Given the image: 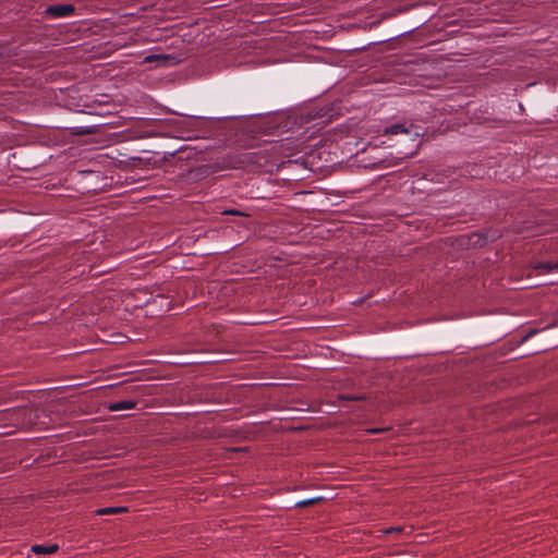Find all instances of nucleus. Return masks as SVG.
<instances>
[{
  "mask_svg": "<svg viewBox=\"0 0 558 558\" xmlns=\"http://www.w3.org/2000/svg\"><path fill=\"white\" fill-rule=\"evenodd\" d=\"M384 134L386 135H398V134H404L411 140H415L418 137L421 133V128L415 126L413 123H393L390 124L385 129Z\"/></svg>",
  "mask_w": 558,
  "mask_h": 558,
  "instance_id": "obj_1",
  "label": "nucleus"
},
{
  "mask_svg": "<svg viewBox=\"0 0 558 558\" xmlns=\"http://www.w3.org/2000/svg\"><path fill=\"white\" fill-rule=\"evenodd\" d=\"M173 58L170 57V56H166V54H150V56H147L144 61L147 62V63H151V62H155V61H163L165 63H167L168 61L172 60Z\"/></svg>",
  "mask_w": 558,
  "mask_h": 558,
  "instance_id": "obj_7",
  "label": "nucleus"
},
{
  "mask_svg": "<svg viewBox=\"0 0 558 558\" xmlns=\"http://www.w3.org/2000/svg\"><path fill=\"white\" fill-rule=\"evenodd\" d=\"M136 403L131 400L117 401L109 405L110 411H126L134 409Z\"/></svg>",
  "mask_w": 558,
  "mask_h": 558,
  "instance_id": "obj_5",
  "label": "nucleus"
},
{
  "mask_svg": "<svg viewBox=\"0 0 558 558\" xmlns=\"http://www.w3.org/2000/svg\"><path fill=\"white\" fill-rule=\"evenodd\" d=\"M473 238H476V241H473V243H474V244L482 245V244L484 243V239L482 238V235H481V234H476V233H474V234L472 235V239H473Z\"/></svg>",
  "mask_w": 558,
  "mask_h": 558,
  "instance_id": "obj_10",
  "label": "nucleus"
},
{
  "mask_svg": "<svg viewBox=\"0 0 558 558\" xmlns=\"http://www.w3.org/2000/svg\"><path fill=\"white\" fill-rule=\"evenodd\" d=\"M246 158L244 156L241 157H228L223 160V167L225 168H240L244 162Z\"/></svg>",
  "mask_w": 558,
  "mask_h": 558,
  "instance_id": "obj_6",
  "label": "nucleus"
},
{
  "mask_svg": "<svg viewBox=\"0 0 558 558\" xmlns=\"http://www.w3.org/2000/svg\"><path fill=\"white\" fill-rule=\"evenodd\" d=\"M59 549V546L57 544H50V545H33L32 551L38 555H51L57 553Z\"/></svg>",
  "mask_w": 558,
  "mask_h": 558,
  "instance_id": "obj_4",
  "label": "nucleus"
},
{
  "mask_svg": "<svg viewBox=\"0 0 558 558\" xmlns=\"http://www.w3.org/2000/svg\"><path fill=\"white\" fill-rule=\"evenodd\" d=\"M46 13L51 17H65L74 13V7L72 4L49 5Z\"/></svg>",
  "mask_w": 558,
  "mask_h": 558,
  "instance_id": "obj_2",
  "label": "nucleus"
},
{
  "mask_svg": "<svg viewBox=\"0 0 558 558\" xmlns=\"http://www.w3.org/2000/svg\"><path fill=\"white\" fill-rule=\"evenodd\" d=\"M225 214H227V215H241L238 210H226Z\"/></svg>",
  "mask_w": 558,
  "mask_h": 558,
  "instance_id": "obj_12",
  "label": "nucleus"
},
{
  "mask_svg": "<svg viewBox=\"0 0 558 558\" xmlns=\"http://www.w3.org/2000/svg\"><path fill=\"white\" fill-rule=\"evenodd\" d=\"M534 270L536 271L537 275H543V274H549V272L558 271V260L557 262H541V263H537L534 266Z\"/></svg>",
  "mask_w": 558,
  "mask_h": 558,
  "instance_id": "obj_3",
  "label": "nucleus"
},
{
  "mask_svg": "<svg viewBox=\"0 0 558 558\" xmlns=\"http://www.w3.org/2000/svg\"><path fill=\"white\" fill-rule=\"evenodd\" d=\"M124 511L123 508L119 507H109V508H102L97 511L98 514L105 515V514H113Z\"/></svg>",
  "mask_w": 558,
  "mask_h": 558,
  "instance_id": "obj_9",
  "label": "nucleus"
},
{
  "mask_svg": "<svg viewBox=\"0 0 558 558\" xmlns=\"http://www.w3.org/2000/svg\"><path fill=\"white\" fill-rule=\"evenodd\" d=\"M322 498L320 497H315V498H308V499H303V500H300L295 504V507L298 508H304V507H308V506H313V505H316L318 501H320Z\"/></svg>",
  "mask_w": 558,
  "mask_h": 558,
  "instance_id": "obj_8",
  "label": "nucleus"
},
{
  "mask_svg": "<svg viewBox=\"0 0 558 558\" xmlns=\"http://www.w3.org/2000/svg\"><path fill=\"white\" fill-rule=\"evenodd\" d=\"M402 531H403V527L396 526V527H390V529L386 530V533H401Z\"/></svg>",
  "mask_w": 558,
  "mask_h": 558,
  "instance_id": "obj_11",
  "label": "nucleus"
}]
</instances>
